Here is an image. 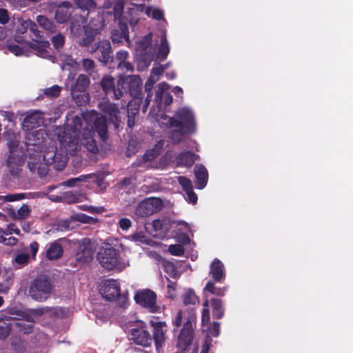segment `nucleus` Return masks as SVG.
Returning a JSON list of instances; mask_svg holds the SVG:
<instances>
[{
	"label": "nucleus",
	"mask_w": 353,
	"mask_h": 353,
	"mask_svg": "<svg viewBox=\"0 0 353 353\" xmlns=\"http://www.w3.org/2000/svg\"><path fill=\"white\" fill-rule=\"evenodd\" d=\"M161 123L171 129L169 137L174 143H180L186 134L196 131V123L192 111L186 108L179 109L175 117L161 115Z\"/></svg>",
	"instance_id": "1"
},
{
	"label": "nucleus",
	"mask_w": 353,
	"mask_h": 353,
	"mask_svg": "<svg viewBox=\"0 0 353 353\" xmlns=\"http://www.w3.org/2000/svg\"><path fill=\"white\" fill-rule=\"evenodd\" d=\"M97 260L100 265L108 270L114 269L121 271L130 266L128 260H123L119 254V250L107 245L101 247L97 253Z\"/></svg>",
	"instance_id": "2"
},
{
	"label": "nucleus",
	"mask_w": 353,
	"mask_h": 353,
	"mask_svg": "<svg viewBox=\"0 0 353 353\" xmlns=\"http://www.w3.org/2000/svg\"><path fill=\"white\" fill-rule=\"evenodd\" d=\"M52 285L49 277L41 275L31 281L28 294L32 299L38 302L46 301L51 295Z\"/></svg>",
	"instance_id": "3"
},
{
	"label": "nucleus",
	"mask_w": 353,
	"mask_h": 353,
	"mask_svg": "<svg viewBox=\"0 0 353 353\" xmlns=\"http://www.w3.org/2000/svg\"><path fill=\"white\" fill-rule=\"evenodd\" d=\"M152 34H148L137 43L136 56L143 67H148L154 60L156 54V48L152 46Z\"/></svg>",
	"instance_id": "4"
},
{
	"label": "nucleus",
	"mask_w": 353,
	"mask_h": 353,
	"mask_svg": "<svg viewBox=\"0 0 353 353\" xmlns=\"http://www.w3.org/2000/svg\"><path fill=\"white\" fill-rule=\"evenodd\" d=\"M89 52L91 54H96L95 58L104 65L113 61L111 44L107 39H102L94 43Z\"/></svg>",
	"instance_id": "5"
},
{
	"label": "nucleus",
	"mask_w": 353,
	"mask_h": 353,
	"mask_svg": "<svg viewBox=\"0 0 353 353\" xmlns=\"http://www.w3.org/2000/svg\"><path fill=\"white\" fill-rule=\"evenodd\" d=\"M99 292L107 301H112L117 299L121 306H124L127 301V297L120 294L118 283L114 280L105 281L101 285Z\"/></svg>",
	"instance_id": "6"
},
{
	"label": "nucleus",
	"mask_w": 353,
	"mask_h": 353,
	"mask_svg": "<svg viewBox=\"0 0 353 353\" xmlns=\"http://www.w3.org/2000/svg\"><path fill=\"white\" fill-rule=\"evenodd\" d=\"M193 330L192 325L190 320H188L183 325V329L181 330L178 339L176 347L182 352H190L194 347L192 346Z\"/></svg>",
	"instance_id": "7"
},
{
	"label": "nucleus",
	"mask_w": 353,
	"mask_h": 353,
	"mask_svg": "<svg viewBox=\"0 0 353 353\" xmlns=\"http://www.w3.org/2000/svg\"><path fill=\"white\" fill-rule=\"evenodd\" d=\"M162 206L163 203L161 199L157 197L147 198L139 203L135 213L139 216H148L160 211Z\"/></svg>",
	"instance_id": "8"
},
{
	"label": "nucleus",
	"mask_w": 353,
	"mask_h": 353,
	"mask_svg": "<svg viewBox=\"0 0 353 353\" xmlns=\"http://www.w3.org/2000/svg\"><path fill=\"white\" fill-rule=\"evenodd\" d=\"M45 164L51 165L56 170H63L67 165L68 158L66 154L58 153L54 148H48L43 157Z\"/></svg>",
	"instance_id": "9"
},
{
	"label": "nucleus",
	"mask_w": 353,
	"mask_h": 353,
	"mask_svg": "<svg viewBox=\"0 0 353 353\" xmlns=\"http://www.w3.org/2000/svg\"><path fill=\"white\" fill-rule=\"evenodd\" d=\"M25 159L23 152L8 153L6 166L10 174L13 177H20Z\"/></svg>",
	"instance_id": "10"
},
{
	"label": "nucleus",
	"mask_w": 353,
	"mask_h": 353,
	"mask_svg": "<svg viewBox=\"0 0 353 353\" xmlns=\"http://www.w3.org/2000/svg\"><path fill=\"white\" fill-rule=\"evenodd\" d=\"M95 252V247L88 239H83L79 243L76 259L80 263L90 262Z\"/></svg>",
	"instance_id": "11"
},
{
	"label": "nucleus",
	"mask_w": 353,
	"mask_h": 353,
	"mask_svg": "<svg viewBox=\"0 0 353 353\" xmlns=\"http://www.w3.org/2000/svg\"><path fill=\"white\" fill-rule=\"evenodd\" d=\"M27 166L32 174H37L40 178L48 172L47 165L41 162L40 151L35 150L34 154H29Z\"/></svg>",
	"instance_id": "12"
},
{
	"label": "nucleus",
	"mask_w": 353,
	"mask_h": 353,
	"mask_svg": "<svg viewBox=\"0 0 353 353\" xmlns=\"http://www.w3.org/2000/svg\"><path fill=\"white\" fill-rule=\"evenodd\" d=\"M156 299L155 293L150 290L139 292L134 296V299L138 304L148 308L151 312H155L159 309V306L156 303Z\"/></svg>",
	"instance_id": "13"
},
{
	"label": "nucleus",
	"mask_w": 353,
	"mask_h": 353,
	"mask_svg": "<svg viewBox=\"0 0 353 353\" xmlns=\"http://www.w3.org/2000/svg\"><path fill=\"white\" fill-rule=\"evenodd\" d=\"M26 133V144L28 147L34 146L36 147L37 149H34L35 151H40V148H41L43 142L45 141V139L46 138L47 133L46 130L39 129L37 130L33 131H27Z\"/></svg>",
	"instance_id": "14"
},
{
	"label": "nucleus",
	"mask_w": 353,
	"mask_h": 353,
	"mask_svg": "<svg viewBox=\"0 0 353 353\" xmlns=\"http://www.w3.org/2000/svg\"><path fill=\"white\" fill-rule=\"evenodd\" d=\"M73 10L72 4L69 1H63L56 8L54 19L58 23H65L70 19Z\"/></svg>",
	"instance_id": "15"
},
{
	"label": "nucleus",
	"mask_w": 353,
	"mask_h": 353,
	"mask_svg": "<svg viewBox=\"0 0 353 353\" xmlns=\"http://www.w3.org/2000/svg\"><path fill=\"white\" fill-rule=\"evenodd\" d=\"M43 114L39 110L28 113L23 119L22 126L25 131H30L43 123Z\"/></svg>",
	"instance_id": "16"
},
{
	"label": "nucleus",
	"mask_w": 353,
	"mask_h": 353,
	"mask_svg": "<svg viewBox=\"0 0 353 353\" xmlns=\"http://www.w3.org/2000/svg\"><path fill=\"white\" fill-rule=\"evenodd\" d=\"M99 107L104 113L109 116V121L113 123L116 129L118 128L121 121L118 116L119 110L117 105L108 101L100 103Z\"/></svg>",
	"instance_id": "17"
},
{
	"label": "nucleus",
	"mask_w": 353,
	"mask_h": 353,
	"mask_svg": "<svg viewBox=\"0 0 353 353\" xmlns=\"http://www.w3.org/2000/svg\"><path fill=\"white\" fill-rule=\"evenodd\" d=\"M111 39L114 43H121L123 39L129 43V32L125 21L120 20L119 27L112 31Z\"/></svg>",
	"instance_id": "18"
},
{
	"label": "nucleus",
	"mask_w": 353,
	"mask_h": 353,
	"mask_svg": "<svg viewBox=\"0 0 353 353\" xmlns=\"http://www.w3.org/2000/svg\"><path fill=\"white\" fill-rule=\"evenodd\" d=\"M3 138L6 139L8 147V153L23 152L19 148L20 142V137L19 134L14 132L13 130H8L4 132Z\"/></svg>",
	"instance_id": "19"
},
{
	"label": "nucleus",
	"mask_w": 353,
	"mask_h": 353,
	"mask_svg": "<svg viewBox=\"0 0 353 353\" xmlns=\"http://www.w3.org/2000/svg\"><path fill=\"white\" fill-rule=\"evenodd\" d=\"M93 127L97 132L101 139L105 141L108 138V124L107 119L105 116H99L95 112L93 114Z\"/></svg>",
	"instance_id": "20"
},
{
	"label": "nucleus",
	"mask_w": 353,
	"mask_h": 353,
	"mask_svg": "<svg viewBox=\"0 0 353 353\" xmlns=\"http://www.w3.org/2000/svg\"><path fill=\"white\" fill-rule=\"evenodd\" d=\"M132 340L135 343L143 346H149L152 341L150 334L142 329H133L131 330Z\"/></svg>",
	"instance_id": "21"
},
{
	"label": "nucleus",
	"mask_w": 353,
	"mask_h": 353,
	"mask_svg": "<svg viewBox=\"0 0 353 353\" xmlns=\"http://www.w3.org/2000/svg\"><path fill=\"white\" fill-rule=\"evenodd\" d=\"M151 325L153 327V339L155 341L157 347L161 346L162 343L165 341V332L164 329L166 324L164 322H154L151 321Z\"/></svg>",
	"instance_id": "22"
},
{
	"label": "nucleus",
	"mask_w": 353,
	"mask_h": 353,
	"mask_svg": "<svg viewBox=\"0 0 353 353\" xmlns=\"http://www.w3.org/2000/svg\"><path fill=\"white\" fill-rule=\"evenodd\" d=\"M87 26H84V18L81 15H75L70 25L71 34L74 37L79 38Z\"/></svg>",
	"instance_id": "23"
},
{
	"label": "nucleus",
	"mask_w": 353,
	"mask_h": 353,
	"mask_svg": "<svg viewBox=\"0 0 353 353\" xmlns=\"http://www.w3.org/2000/svg\"><path fill=\"white\" fill-rule=\"evenodd\" d=\"M199 156L190 151H185L179 153L176 162L178 165L190 168L196 161Z\"/></svg>",
	"instance_id": "24"
},
{
	"label": "nucleus",
	"mask_w": 353,
	"mask_h": 353,
	"mask_svg": "<svg viewBox=\"0 0 353 353\" xmlns=\"http://www.w3.org/2000/svg\"><path fill=\"white\" fill-rule=\"evenodd\" d=\"M126 81L130 96L137 97L141 90V79L137 75H130L126 77Z\"/></svg>",
	"instance_id": "25"
},
{
	"label": "nucleus",
	"mask_w": 353,
	"mask_h": 353,
	"mask_svg": "<svg viewBox=\"0 0 353 353\" xmlns=\"http://www.w3.org/2000/svg\"><path fill=\"white\" fill-rule=\"evenodd\" d=\"M177 180L185 192L189 201L193 204L196 203L197 201V196L193 192L192 181L187 177L182 176H178Z\"/></svg>",
	"instance_id": "26"
},
{
	"label": "nucleus",
	"mask_w": 353,
	"mask_h": 353,
	"mask_svg": "<svg viewBox=\"0 0 353 353\" xmlns=\"http://www.w3.org/2000/svg\"><path fill=\"white\" fill-rule=\"evenodd\" d=\"M196 186L199 189H203L207 184L208 173L203 165H196L194 168Z\"/></svg>",
	"instance_id": "27"
},
{
	"label": "nucleus",
	"mask_w": 353,
	"mask_h": 353,
	"mask_svg": "<svg viewBox=\"0 0 353 353\" xmlns=\"http://www.w3.org/2000/svg\"><path fill=\"white\" fill-rule=\"evenodd\" d=\"M210 275L215 282H220L225 278L223 264L219 259H215L211 263Z\"/></svg>",
	"instance_id": "28"
},
{
	"label": "nucleus",
	"mask_w": 353,
	"mask_h": 353,
	"mask_svg": "<svg viewBox=\"0 0 353 353\" xmlns=\"http://www.w3.org/2000/svg\"><path fill=\"white\" fill-rule=\"evenodd\" d=\"M96 68L97 65L94 60L89 58L82 59V68L83 71L87 73V75L94 80L99 78V74Z\"/></svg>",
	"instance_id": "29"
},
{
	"label": "nucleus",
	"mask_w": 353,
	"mask_h": 353,
	"mask_svg": "<svg viewBox=\"0 0 353 353\" xmlns=\"http://www.w3.org/2000/svg\"><path fill=\"white\" fill-rule=\"evenodd\" d=\"M92 132L88 130L83 134V138L81 141V143L89 152L96 153L98 151V147L96 141L92 138Z\"/></svg>",
	"instance_id": "30"
},
{
	"label": "nucleus",
	"mask_w": 353,
	"mask_h": 353,
	"mask_svg": "<svg viewBox=\"0 0 353 353\" xmlns=\"http://www.w3.org/2000/svg\"><path fill=\"white\" fill-rule=\"evenodd\" d=\"M126 77H120L115 85L113 92L114 99L116 100L120 99L128 91V84L126 83Z\"/></svg>",
	"instance_id": "31"
},
{
	"label": "nucleus",
	"mask_w": 353,
	"mask_h": 353,
	"mask_svg": "<svg viewBox=\"0 0 353 353\" xmlns=\"http://www.w3.org/2000/svg\"><path fill=\"white\" fill-rule=\"evenodd\" d=\"M36 20L39 26L47 32L50 33L56 32L57 26L47 17L44 15H38Z\"/></svg>",
	"instance_id": "32"
},
{
	"label": "nucleus",
	"mask_w": 353,
	"mask_h": 353,
	"mask_svg": "<svg viewBox=\"0 0 353 353\" xmlns=\"http://www.w3.org/2000/svg\"><path fill=\"white\" fill-rule=\"evenodd\" d=\"M104 27L105 21L103 17L101 14H97L90 20L87 28L99 34Z\"/></svg>",
	"instance_id": "33"
},
{
	"label": "nucleus",
	"mask_w": 353,
	"mask_h": 353,
	"mask_svg": "<svg viewBox=\"0 0 353 353\" xmlns=\"http://www.w3.org/2000/svg\"><path fill=\"white\" fill-rule=\"evenodd\" d=\"M100 86L105 94L113 93L115 87L114 77L109 74L104 75L100 81Z\"/></svg>",
	"instance_id": "34"
},
{
	"label": "nucleus",
	"mask_w": 353,
	"mask_h": 353,
	"mask_svg": "<svg viewBox=\"0 0 353 353\" xmlns=\"http://www.w3.org/2000/svg\"><path fill=\"white\" fill-rule=\"evenodd\" d=\"M90 81L89 76L87 74H81L77 78L74 84L72 85L70 89L77 90V91L83 92L90 85Z\"/></svg>",
	"instance_id": "35"
},
{
	"label": "nucleus",
	"mask_w": 353,
	"mask_h": 353,
	"mask_svg": "<svg viewBox=\"0 0 353 353\" xmlns=\"http://www.w3.org/2000/svg\"><path fill=\"white\" fill-rule=\"evenodd\" d=\"M85 35L83 37L80 39L79 41V45L82 47H90L94 43L95 37L98 34L90 30L88 28H85L84 31Z\"/></svg>",
	"instance_id": "36"
},
{
	"label": "nucleus",
	"mask_w": 353,
	"mask_h": 353,
	"mask_svg": "<svg viewBox=\"0 0 353 353\" xmlns=\"http://www.w3.org/2000/svg\"><path fill=\"white\" fill-rule=\"evenodd\" d=\"M70 94L73 101L78 106L85 105L89 100V96L85 91L80 92L77 90L70 89Z\"/></svg>",
	"instance_id": "37"
},
{
	"label": "nucleus",
	"mask_w": 353,
	"mask_h": 353,
	"mask_svg": "<svg viewBox=\"0 0 353 353\" xmlns=\"http://www.w3.org/2000/svg\"><path fill=\"white\" fill-rule=\"evenodd\" d=\"M94 176V174L81 175L79 177L72 178L61 183V185L67 187L78 186L80 183H85Z\"/></svg>",
	"instance_id": "38"
},
{
	"label": "nucleus",
	"mask_w": 353,
	"mask_h": 353,
	"mask_svg": "<svg viewBox=\"0 0 353 353\" xmlns=\"http://www.w3.org/2000/svg\"><path fill=\"white\" fill-rule=\"evenodd\" d=\"M63 254V248L58 243H53L47 250L46 256L50 260H54L60 258Z\"/></svg>",
	"instance_id": "39"
},
{
	"label": "nucleus",
	"mask_w": 353,
	"mask_h": 353,
	"mask_svg": "<svg viewBox=\"0 0 353 353\" xmlns=\"http://www.w3.org/2000/svg\"><path fill=\"white\" fill-rule=\"evenodd\" d=\"M211 305L212 307V316L214 319H221L224 314V308L222 300L219 299H212Z\"/></svg>",
	"instance_id": "40"
},
{
	"label": "nucleus",
	"mask_w": 353,
	"mask_h": 353,
	"mask_svg": "<svg viewBox=\"0 0 353 353\" xmlns=\"http://www.w3.org/2000/svg\"><path fill=\"white\" fill-rule=\"evenodd\" d=\"M113 14H114V20H118L119 23L120 22V20H123V21H125L127 23V21H128V19L123 15V3L122 1L119 0L117 1L113 5Z\"/></svg>",
	"instance_id": "41"
},
{
	"label": "nucleus",
	"mask_w": 353,
	"mask_h": 353,
	"mask_svg": "<svg viewBox=\"0 0 353 353\" xmlns=\"http://www.w3.org/2000/svg\"><path fill=\"white\" fill-rule=\"evenodd\" d=\"M28 46L31 49L38 52L39 54H43L46 52V48L50 46V43L46 40H34L32 42H29Z\"/></svg>",
	"instance_id": "42"
},
{
	"label": "nucleus",
	"mask_w": 353,
	"mask_h": 353,
	"mask_svg": "<svg viewBox=\"0 0 353 353\" xmlns=\"http://www.w3.org/2000/svg\"><path fill=\"white\" fill-rule=\"evenodd\" d=\"M169 52L170 48L168 46V43L165 36L163 35L161 40V43L157 53V57L163 60L167 57Z\"/></svg>",
	"instance_id": "43"
},
{
	"label": "nucleus",
	"mask_w": 353,
	"mask_h": 353,
	"mask_svg": "<svg viewBox=\"0 0 353 353\" xmlns=\"http://www.w3.org/2000/svg\"><path fill=\"white\" fill-rule=\"evenodd\" d=\"M71 221H78L83 223L94 225L98 223V219L89 216L85 214H77L71 216Z\"/></svg>",
	"instance_id": "44"
},
{
	"label": "nucleus",
	"mask_w": 353,
	"mask_h": 353,
	"mask_svg": "<svg viewBox=\"0 0 353 353\" xmlns=\"http://www.w3.org/2000/svg\"><path fill=\"white\" fill-rule=\"evenodd\" d=\"M11 346L18 352H23L25 350L24 341L20 337L17 336L11 338Z\"/></svg>",
	"instance_id": "45"
},
{
	"label": "nucleus",
	"mask_w": 353,
	"mask_h": 353,
	"mask_svg": "<svg viewBox=\"0 0 353 353\" xmlns=\"http://www.w3.org/2000/svg\"><path fill=\"white\" fill-rule=\"evenodd\" d=\"M51 41L55 49L59 50L62 48L65 44V37L60 32L52 36Z\"/></svg>",
	"instance_id": "46"
},
{
	"label": "nucleus",
	"mask_w": 353,
	"mask_h": 353,
	"mask_svg": "<svg viewBox=\"0 0 353 353\" xmlns=\"http://www.w3.org/2000/svg\"><path fill=\"white\" fill-rule=\"evenodd\" d=\"M204 290L216 296H223L225 292L224 288H216L212 281H208Z\"/></svg>",
	"instance_id": "47"
},
{
	"label": "nucleus",
	"mask_w": 353,
	"mask_h": 353,
	"mask_svg": "<svg viewBox=\"0 0 353 353\" xmlns=\"http://www.w3.org/2000/svg\"><path fill=\"white\" fill-rule=\"evenodd\" d=\"M76 5L82 10H90L95 8L96 4L93 0H74Z\"/></svg>",
	"instance_id": "48"
},
{
	"label": "nucleus",
	"mask_w": 353,
	"mask_h": 353,
	"mask_svg": "<svg viewBox=\"0 0 353 353\" xmlns=\"http://www.w3.org/2000/svg\"><path fill=\"white\" fill-rule=\"evenodd\" d=\"M26 197V194L23 193L10 194L6 196H0V201H3V202H13L22 200Z\"/></svg>",
	"instance_id": "49"
},
{
	"label": "nucleus",
	"mask_w": 353,
	"mask_h": 353,
	"mask_svg": "<svg viewBox=\"0 0 353 353\" xmlns=\"http://www.w3.org/2000/svg\"><path fill=\"white\" fill-rule=\"evenodd\" d=\"M29 22L30 19H24L23 18L17 19V31L20 34H24L29 28Z\"/></svg>",
	"instance_id": "50"
},
{
	"label": "nucleus",
	"mask_w": 353,
	"mask_h": 353,
	"mask_svg": "<svg viewBox=\"0 0 353 353\" xmlns=\"http://www.w3.org/2000/svg\"><path fill=\"white\" fill-rule=\"evenodd\" d=\"M220 334V323L214 322L212 326L210 327L207 334L206 341L210 344V338L212 336L217 337Z\"/></svg>",
	"instance_id": "51"
},
{
	"label": "nucleus",
	"mask_w": 353,
	"mask_h": 353,
	"mask_svg": "<svg viewBox=\"0 0 353 353\" xmlns=\"http://www.w3.org/2000/svg\"><path fill=\"white\" fill-rule=\"evenodd\" d=\"M168 85L165 83H161L159 84L158 89L156 91L155 100L159 102H161L163 96L166 93L165 91L168 89Z\"/></svg>",
	"instance_id": "52"
},
{
	"label": "nucleus",
	"mask_w": 353,
	"mask_h": 353,
	"mask_svg": "<svg viewBox=\"0 0 353 353\" xmlns=\"http://www.w3.org/2000/svg\"><path fill=\"white\" fill-rule=\"evenodd\" d=\"M14 326L19 332L24 334H30L32 332L33 325L31 324H26L24 322L18 321L14 323Z\"/></svg>",
	"instance_id": "53"
},
{
	"label": "nucleus",
	"mask_w": 353,
	"mask_h": 353,
	"mask_svg": "<svg viewBox=\"0 0 353 353\" xmlns=\"http://www.w3.org/2000/svg\"><path fill=\"white\" fill-rule=\"evenodd\" d=\"M61 89V87L57 85H54L50 88L44 90L43 93L45 95L49 97H57L59 95Z\"/></svg>",
	"instance_id": "54"
},
{
	"label": "nucleus",
	"mask_w": 353,
	"mask_h": 353,
	"mask_svg": "<svg viewBox=\"0 0 353 353\" xmlns=\"http://www.w3.org/2000/svg\"><path fill=\"white\" fill-rule=\"evenodd\" d=\"M168 64H165L154 68L151 72L150 79H153L154 82L157 81L158 77L165 71V70L168 68Z\"/></svg>",
	"instance_id": "55"
},
{
	"label": "nucleus",
	"mask_w": 353,
	"mask_h": 353,
	"mask_svg": "<svg viewBox=\"0 0 353 353\" xmlns=\"http://www.w3.org/2000/svg\"><path fill=\"white\" fill-rule=\"evenodd\" d=\"M197 298L193 291L189 290L186 292L183 296V303L185 305H190V304H195Z\"/></svg>",
	"instance_id": "56"
},
{
	"label": "nucleus",
	"mask_w": 353,
	"mask_h": 353,
	"mask_svg": "<svg viewBox=\"0 0 353 353\" xmlns=\"http://www.w3.org/2000/svg\"><path fill=\"white\" fill-rule=\"evenodd\" d=\"M141 103V99L135 97L131 100L128 104V112H135L139 113Z\"/></svg>",
	"instance_id": "57"
},
{
	"label": "nucleus",
	"mask_w": 353,
	"mask_h": 353,
	"mask_svg": "<svg viewBox=\"0 0 353 353\" xmlns=\"http://www.w3.org/2000/svg\"><path fill=\"white\" fill-rule=\"evenodd\" d=\"M46 314H48L49 317H59L63 316V310L59 307H45Z\"/></svg>",
	"instance_id": "58"
},
{
	"label": "nucleus",
	"mask_w": 353,
	"mask_h": 353,
	"mask_svg": "<svg viewBox=\"0 0 353 353\" xmlns=\"http://www.w3.org/2000/svg\"><path fill=\"white\" fill-rule=\"evenodd\" d=\"M11 327L9 324L3 323L0 324V340H5L9 335Z\"/></svg>",
	"instance_id": "59"
},
{
	"label": "nucleus",
	"mask_w": 353,
	"mask_h": 353,
	"mask_svg": "<svg viewBox=\"0 0 353 353\" xmlns=\"http://www.w3.org/2000/svg\"><path fill=\"white\" fill-rule=\"evenodd\" d=\"M30 209L28 205L23 204L17 211L19 220H23L29 216Z\"/></svg>",
	"instance_id": "60"
},
{
	"label": "nucleus",
	"mask_w": 353,
	"mask_h": 353,
	"mask_svg": "<svg viewBox=\"0 0 353 353\" xmlns=\"http://www.w3.org/2000/svg\"><path fill=\"white\" fill-rule=\"evenodd\" d=\"M168 250L172 254L175 256H181L184 253V248L180 244L171 245Z\"/></svg>",
	"instance_id": "61"
},
{
	"label": "nucleus",
	"mask_w": 353,
	"mask_h": 353,
	"mask_svg": "<svg viewBox=\"0 0 353 353\" xmlns=\"http://www.w3.org/2000/svg\"><path fill=\"white\" fill-rule=\"evenodd\" d=\"M131 239L136 242H140L145 244L149 243V241L147 239L146 236L141 232L134 233L131 236Z\"/></svg>",
	"instance_id": "62"
},
{
	"label": "nucleus",
	"mask_w": 353,
	"mask_h": 353,
	"mask_svg": "<svg viewBox=\"0 0 353 353\" xmlns=\"http://www.w3.org/2000/svg\"><path fill=\"white\" fill-rule=\"evenodd\" d=\"M10 19V13L3 8H0V24L5 25L9 22Z\"/></svg>",
	"instance_id": "63"
},
{
	"label": "nucleus",
	"mask_w": 353,
	"mask_h": 353,
	"mask_svg": "<svg viewBox=\"0 0 353 353\" xmlns=\"http://www.w3.org/2000/svg\"><path fill=\"white\" fill-rule=\"evenodd\" d=\"M63 198L65 200V201L69 203H76L78 201L77 195H76L75 194L70 191L64 193L63 195Z\"/></svg>",
	"instance_id": "64"
}]
</instances>
